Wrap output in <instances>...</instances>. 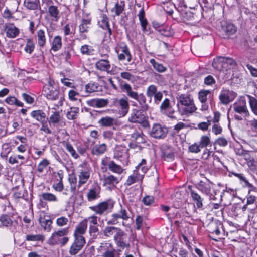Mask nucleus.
<instances>
[{
    "mask_svg": "<svg viewBox=\"0 0 257 257\" xmlns=\"http://www.w3.org/2000/svg\"><path fill=\"white\" fill-rule=\"evenodd\" d=\"M163 154L164 160L166 161H171L174 158V151L171 147L166 146L164 148L163 150Z\"/></svg>",
    "mask_w": 257,
    "mask_h": 257,
    "instance_id": "e433bc0d",
    "label": "nucleus"
},
{
    "mask_svg": "<svg viewBox=\"0 0 257 257\" xmlns=\"http://www.w3.org/2000/svg\"><path fill=\"white\" fill-rule=\"evenodd\" d=\"M256 200V197L253 195H249L247 197L246 204H245L242 207V211H245L248 209L250 212L254 214L255 213V210L257 206L254 203Z\"/></svg>",
    "mask_w": 257,
    "mask_h": 257,
    "instance_id": "6ab92c4d",
    "label": "nucleus"
},
{
    "mask_svg": "<svg viewBox=\"0 0 257 257\" xmlns=\"http://www.w3.org/2000/svg\"><path fill=\"white\" fill-rule=\"evenodd\" d=\"M101 169L103 171L107 170V167L111 172L120 175L123 171L122 167L117 164L108 157L103 158L101 162Z\"/></svg>",
    "mask_w": 257,
    "mask_h": 257,
    "instance_id": "0eeeda50",
    "label": "nucleus"
},
{
    "mask_svg": "<svg viewBox=\"0 0 257 257\" xmlns=\"http://www.w3.org/2000/svg\"><path fill=\"white\" fill-rule=\"evenodd\" d=\"M100 54L103 57V59H107L109 56V53L110 52V49L108 46H103L100 50Z\"/></svg>",
    "mask_w": 257,
    "mask_h": 257,
    "instance_id": "0e129e2a",
    "label": "nucleus"
},
{
    "mask_svg": "<svg viewBox=\"0 0 257 257\" xmlns=\"http://www.w3.org/2000/svg\"><path fill=\"white\" fill-rule=\"evenodd\" d=\"M61 120V117L58 111L53 112L50 116L49 123L50 125L54 126L56 124L58 123Z\"/></svg>",
    "mask_w": 257,
    "mask_h": 257,
    "instance_id": "a19ab883",
    "label": "nucleus"
},
{
    "mask_svg": "<svg viewBox=\"0 0 257 257\" xmlns=\"http://www.w3.org/2000/svg\"><path fill=\"white\" fill-rule=\"evenodd\" d=\"M177 106L178 111L181 115H190L195 112L197 108L195 103L178 104Z\"/></svg>",
    "mask_w": 257,
    "mask_h": 257,
    "instance_id": "dca6fc26",
    "label": "nucleus"
},
{
    "mask_svg": "<svg viewBox=\"0 0 257 257\" xmlns=\"http://www.w3.org/2000/svg\"><path fill=\"white\" fill-rule=\"evenodd\" d=\"M114 206L112 201L108 200L101 202L96 206L90 207V209L96 213L102 215L105 213L107 210H111Z\"/></svg>",
    "mask_w": 257,
    "mask_h": 257,
    "instance_id": "4468645a",
    "label": "nucleus"
},
{
    "mask_svg": "<svg viewBox=\"0 0 257 257\" xmlns=\"http://www.w3.org/2000/svg\"><path fill=\"white\" fill-rule=\"evenodd\" d=\"M212 66L215 69L219 71L226 68L223 62V57H218L215 58L212 63Z\"/></svg>",
    "mask_w": 257,
    "mask_h": 257,
    "instance_id": "58836bf2",
    "label": "nucleus"
},
{
    "mask_svg": "<svg viewBox=\"0 0 257 257\" xmlns=\"http://www.w3.org/2000/svg\"><path fill=\"white\" fill-rule=\"evenodd\" d=\"M128 120L132 123L142 124L144 127L147 128L149 127V122L147 121L145 115L141 111L136 109L132 110Z\"/></svg>",
    "mask_w": 257,
    "mask_h": 257,
    "instance_id": "6e6552de",
    "label": "nucleus"
},
{
    "mask_svg": "<svg viewBox=\"0 0 257 257\" xmlns=\"http://www.w3.org/2000/svg\"><path fill=\"white\" fill-rule=\"evenodd\" d=\"M116 119L114 117L106 116L101 117L98 121V123L102 127H111L116 124Z\"/></svg>",
    "mask_w": 257,
    "mask_h": 257,
    "instance_id": "aec40b11",
    "label": "nucleus"
},
{
    "mask_svg": "<svg viewBox=\"0 0 257 257\" xmlns=\"http://www.w3.org/2000/svg\"><path fill=\"white\" fill-rule=\"evenodd\" d=\"M44 95L49 100H55L58 98L59 91L53 80L49 78L43 87Z\"/></svg>",
    "mask_w": 257,
    "mask_h": 257,
    "instance_id": "20e7f679",
    "label": "nucleus"
},
{
    "mask_svg": "<svg viewBox=\"0 0 257 257\" xmlns=\"http://www.w3.org/2000/svg\"><path fill=\"white\" fill-rule=\"evenodd\" d=\"M210 143V138L206 135H203L201 137L199 142V146L202 148L206 147Z\"/></svg>",
    "mask_w": 257,
    "mask_h": 257,
    "instance_id": "603ef678",
    "label": "nucleus"
},
{
    "mask_svg": "<svg viewBox=\"0 0 257 257\" xmlns=\"http://www.w3.org/2000/svg\"><path fill=\"white\" fill-rule=\"evenodd\" d=\"M211 124V121L207 120L206 122H201L198 124L197 127L199 129L203 131H206L208 130L209 126Z\"/></svg>",
    "mask_w": 257,
    "mask_h": 257,
    "instance_id": "338daca9",
    "label": "nucleus"
},
{
    "mask_svg": "<svg viewBox=\"0 0 257 257\" xmlns=\"http://www.w3.org/2000/svg\"><path fill=\"white\" fill-rule=\"evenodd\" d=\"M62 46L61 38L59 36H56L52 42V50L57 51L60 49Z\"/></svg>",
    "mask_w": 257,
    "mask_h": 257,
    "instance_id": "de8ad7c7",
    "label": "nucleus"
},
{
    "mask_svg": "<svg viewBox=\"0 0 257 257\" xmlns=\"http://www.w3.org/2000/svg\"><path fill=\"white\" fill-rule=\"evenodd\" d=\"M126 237L127 234L120 229L117 234L114 235L113 239L118 247L124 249L130 247L129 242L126 239Z\"/></svg>",
    "mask_w": 257,
    "mask_h": 257,
    "instance_id": "f8f14e48",
    "label": "nucleus"
},
{
    "mask_svg": "<svg viewBox=\"0 0 257 257\" xmlns=\"http://www.w3.org/2000/svg\"><path fill=\"white\" fill-rule=\"evenodd\" d=\"M0 223L4 226L10 227L12 226L13 221L8 215H2L0 216Z\"/></svg>",
    "mask_w": 257,
    "mask_h": 257,
    "instance_id": "a18cd8bd",
    "label": "nucleus"
},
{
    "mask_svg": "<svg viewBox=\"0 0 257 257\" xmlns=\"http://www.w3.org/2000/svg\"><path fill=\"white\" fill-rule=\"evenodd\" d=\"M120 88L122 92H125L128 97L137 100L141 105L145 104L142 106L143 109L147 110L148 109V105L145 104L146 99L143 93L138 94L137 92L133 90L131 86L127 83L121 84Z\"/></svg>",
    "mask_w": 257,
    "mask_h": 257,
    "instance_id": "f03ea898",
    "label": "nucleus"
},
{
    "mask_svg": "<svg viewBox=\"0 0 257 257\" xmlns=\"http://www.w3.org/2000/svg\"><path fill=\"white\" fill-rule=\"evenodd\" d=\"M48 12L50 16L52 17L54 20L56 21H57L60 17V11L58 7L53 5L49 7L48 8Z\"/></svg>",
    "mask_w": 257,
    "mask_h": 257,
    "instance_id": "4c0bfd02",
    "label": "nucleus"
},
{
    "mask_svg": "<svg viewBox=\"0 0 257 257\" xmlns=\"http://www.w3.org/2000/svg\"><path fill=\"white\" fill-rule=\"evenodd\" d=\"M101 90V86L95 82H90L85 86V92L87 93H91Z\"/></svg>",
    "mask_w": 257,
    "mask_h": 257,
    "instance_id": "f704fd0d",
    "label": "nucleus"
},
{
    "mask_svg": "<svg viewBox=\"0 0 257 257\" xmlns=\"http://www.w3.org/2000/svg\"><path fill=\"white\" fill-rule=\"evenodd\" d=\"M75 240L70 247V253L75 255L80 250V225H78L74 233Z\"/></svg>",
    "mask_w": 257,
    "mask_h": 257,
    "instance_id": "f3484780",
    "label": "nucleus"
},
{
    "mask_svg": "<svg viewBox=\"0 0 257 257\" xmlns=\"http://www.w3.org/2000/svg\"><path fill=\"white\" fill-rule=\"evenodd\" d=\"M113 104L117 107L119 114L122 116H124L128 113L130 106L127 97H123L119 100L114 98L113 99Z\"/></svg>",
    "mask_w": 257,
    "mask_h": 257,
    "instance_id": "9b49d317",
    "label": "nucleus"
},
{
    "mask_svg": "<svg viewBox=\"0 0 257 257\" xmlns=\"http://www.w3.org/2000/svg\"><path fill=\"white\" fill-rule=\"evenodd\" d=\"M247 165L250 170H257V160H255L254 158H252L248 161Z\"/></svg>",
    "mask_w": 257,
    "mask_h": 257,
    "instance_id": "774afa93",
    "label": "nucleus"
},
{
    "mask_svg": "<svg viewBox=\"0 0 257 257\" xmlns=\"http://www.w3.org/2000/svg\"><path fill=\"white\" fill-rule=\"evenodd\" d=\"M153 27L156 29V31L159 32L163 31H169L170 27H166L163 25L160 24L159 23L156 21H153L152 22Z\"/></svg>",
    "mask_w": 257,
    "mask_h": 257,
    "instance_id": "3c124183",
    "label": "nucleus"
},
{
    "mask_svg": "<svg viewBox=\"0 0 257 257\" xmlns=\"http://www.w3.org/2000/svg\"><path fill=\"white\" fill-rule=\"evenodd\" d=\"M199 146V144L195 143L189 147V150L192 153H198L200 152L201 149L202 148L201 146Z\"/></svg>",
    "mask_w": 257,
    "mask_h": 257,
    "instance_id": "e2e57ef3",
    "label": "nucleus"
},
{
    "mask_svg": "<svg viewBox=\"0 0 257 257\" xmlns=\"http://www.w3.org/2000/svg\"><path fill=\"white\" fill-rule=\"evenodd\" d=\"M131 218L130 214L128 212L126 208L120 205L119 210L111 215V219L107 221L109 225H116L119 223V220L122 219L123 221H126Z\"/></svg>",
    "mask_w": 257,
    "mask_h": 257,
    "instance_id": "423d86ee",
    "label": "nucleus"
},
{
    "mask_svg": "<svg viewBox=\"0 0 257 257\" xmlns=\"http://www.w3.org/2000/svg\"><path fill=\"white\" fill-rule=\"evenodd\" d=\"M233 117L238 121L246 120L250 116L244 97H240L232 105Z\"/></svg>",
    "mask_w": 257,
    "mask_h": 257,
    "instance_id": "f257e3e1",
    "label": "nucleus"
},
{
    "mask_svg": "<svg viewBox=\"0 0 257 257\" xmlns=\"http://www.w3.org/2000/svg\"><path fill=\"white\" fill-rule=\"evenodd\" d=\"M248 102L252 112L257 116V99L251 95H247Z\"/></svg>",
    "mask_w": 257,
    "mask_h": 257,
    "instance_id": "ea45409f",
    "label": "nucleus"
},
{
    "mask_svg": "<svg viewBox=\"0 0 257 257\" xmlns=\"http://www.w3.org/2000/svg\"><path fill=\"white\" fill-rule=\"evenodd\" d=\"M128 149L122 145H116L114 150V158L118 159L128 158Z\"/></svg>",
    "mask_w": 257,
    "mask_h": 257,
    "instance_id": "a211bd4d",
    "label": "nucleus"
},
{
    "mask_svg": "<svg viewBox=\"0 0 257 257\" xmlns=\"http://www.w3.org/2000/svg\"><path fill=\"white\" fill-rule=\"evenodd\" d=\"M94 50L88 45H84L81 46V53L83 54L92 55L93 54Z\"/></svg>",
    "mask_w": 257,
    "mask_h": 257,
    "instance_id": "69168bd1",
    "label": "nucleus"
},
{
    "mask_svg": "<svg viewBox=\"0 0 257 257\" xmlns=\"http://www.w3.org/2000/svg\"><path fill=\"white\" fill-rule=\"evenodd\" d=\"M237 94L233 91L223 89L219 96L220 102L224 105H227L234 100L236 97Z\"/></svg>",
    "mask_w": 257,
    "mask_h": 257,
    "instance_id": "ddd939ff",
    "label": "nucleus"
},
{
    "mask_svg": "<svg viewBox=\"0 0 257 257\" xmlns=\"http://www.w3.org/2000/svg\"><path fill=\"white\" fill-rule=\"evenodd\" d=\"M42 198L47 201L56 202L57 201V197L50 193H43L41 195Z\"/></svg>",
    "mask_w": 257,
    "mask_h": 257,
    "instance_id": "864d4df0",
    "label": "nucleus"
},
{
    "mask_svg": "<svg viewBox=\"0 0 257 257\" xmlns=\"http://www.w3.org/2000/svg\"><path fill=\"white\" fill-rule=\"evenodd\" d=\"M140 21L143 31H147L146 26L148 24L146 19L145 18V12L143 9H142L138 15Z\"/></svg>",
    "mask_w": 257,
    "mask_h": 257,
    "instance_id": "37998d69",
    "label": "nucleus"
},
{
    "mask_svg": "<svg viewBox=\"0 0 257 257\" xmlns=\"http://www.w3.org/2000/svg\"><path fill=\"white\" fill-rule=\"evenodd\" d=\"M31 116L37 121L43 123L45 121L46 114L41 110H34L31 113Z\"/></svg>",
    "mask_w": 257,
    "mask_h": 257,
    "instance_id": "72a5a7b5",
    "label": "nucleus"
},
{
    "mask_svg": "<svg viewBox=\"0 0 257 257\" xmlns=\"http://www.w3.org/2000/svg\"><path fill=\"white\" fill-rule=\"evenodd\" d=\"M146 164V160L145 159H142L141 162L136 167V169L134 171L136 174L141 175L142 179L149 169Z\"/></svg>",
    "mask_w": 257,
    "mask_h": 257,
    "instance_id": "a878e982",
    "label": "nucleus"
},
{
    "mask_svg": "<svg viewBox=\"0 0 257 257\" xmlns=\"http://www.w3.org/2000/svg\"><path fill=\"white\" fill-rule=\"evenodd\" d=\"M120 229V228L114 226H106L103 231V235L106 237H111L114 234H117Z\"/></svg>",
    "mask_w": 257,
    "mask_h": 257,
    "instance_id": "c9c22d12",
    "label": "nucleus"
},
{
    "mask_svg": "<svg viewBox=\"0 0 257 257\" xmlns=\"http://www.w3.org/2000/svg\"><path fill=\"white\" fill-rule=\"evenodd\" d=\"M121 180V178L113 175L105 176L104 178V185H113L117 184Z\"/></svg>",
    "mask_w": 257,
    "mask_h": 257,
    "instance_id": "c85d7f7f",
    "label": "nucleus"
},
{
    "mask_svg": "<svg viewBox=\"0 0 257 257\" xmlns=\"http://www.w3.org/2000/svg\"><path fill=\"white\" fill-rule=\"evenodd\" d=\"M107 145L105 143L96 144L92 148V154L96 156L102 155L106 152L107 150Z\"/></svg>",
    "mask_w": 257,
    "mask_h": 257,
    "instance_id": "cd10ccee",
    "label": "nucleus"
},
{
    "mask_svg": "<svg viewBox=\"0 0 257 257\" xmlns=\"http://www.w3.org/2000/svg\"><path fill=\"white\" fill-rule=\"evenodd\" d=\"M49 162L46 159H43L38 165L37 170L39 173L43 172L44 170L49 165Z\"/></svg>",
    "mask_w": 257,
    "mask_h": 257,
    "instance_id": "6e6d98bb",
    "label": "nucleus"
},
{
    "mask_svg": "<svg viewBox=\"0 0 257 257\" xmlns=\"http://www.w3.org/2000/svg\"><path fill=\"white\" fill-rule=\"evenodd\" d=\"M121 53L118 54V59L119 61H122L126 59L128 63L132 60V57L130 53L128 47L126 45H123L120 46Z\"/></svg>",
    "mask_w": 257,
    "mask_h": 257,
    "instance_id": "4be33fe9",
    "label": "nucleus"
},
{
    "mask_svg": "<svg viewBox=\"0 0 257 257\" xmlns=\"http://www.w3.org/2000/svg\"><path fill=\"white\" fill-rule=\"evenodd\" d=\"M64 144L66 150L71 154L73 158H77L78 157V154L76 153L71 144L68 143H65Z\"/></svg>",
    "mask_w": 257,
    "mask_h": 257,
    "instance_id": "4d7b16f0",
    "label": "nucleus"
},
{
    "mask_svg": "<svg viewBox=\"0 0 257 257\" xmlns=\"http://www.w3.org/2000/svg\"><path fill=\"white\" fill-rule=\"evenodd\" d=\"M96 68L101 71L110 72L111 65L107 59H102L98 61L95 64Z\"/></svg>",
    "mask_w": 257,
    "mask_h": 257,
    "instance_id": "b1692460",
    "label": "nucleus"
},
{
    "mask_svg": "<svg viewBox=\"0 0 257 257\" xmlns=\"http://www.w3.org/2000/svg\"><path fill=\"white\" fill-rule=\"evenodd\" d=\"M210 93V91L201 90L198 93V99L201 103L206 102L207 96Z\"/></svg>",
    "mask_w": 257,
    "mask_h": 257,
    "instance_id": "09e8293b",
    "label": "nucleus"
},
{
    "mask_svg": "<svg viewBox=\"0 0 257 257\" xmlns=\"http://www.w3.org/2000/svg\"><path fill=\"white\" fill-rule=\"evenodd\" d=\"M98 250L103 251L102 257H119V254L117 253V251L113 244L109 242L101 243Z\"/></svg>",
    "mask_w": 257,
    "mask_h": 257,
    "instance_id": "1a4fd4ad",
    "label": "nucleus"
},
{
    "mask_svg": "<svg viewBox=\"0 0 257 257\" xmlns=\"http://www.w3.org/2000/svg\"><path fill=\"white\" fill-rule=\"evenodd\" d=\"M68 232V228H63L57 231L53 232L49 238L47 242L49 244L55 245L60 244L62 246L64 245L68 241L67 237H64Z\"/></svg>",
    "mask_w": 257,
    "mask_h": 257,
    "instance_id": "7ed1b4c3",
    "label": "nucleus"
},
{
    "mask_svg": "<svg viewBox=\"0 0 257 257\" xmlns=\"http://www.w3.org/2000/svg\"><path fill=\"white\" fill-rule=\"evenodd\" d=\"M4 31L5 32H19V29L17 27L11 23L5 24Z\"/></svg>",
    "mask_w": 257,
    "mask_h": 257,
    "instance_id": "5fc2aeb1",
    "label": "nucleus"
},
{
    "mask_svg": "<svg viewBox=\"0 0 257 257\" xmlns=\"http://www.w3.org/2000/svg\"><path fill=\"white\" fill-rule=\"evenodd\" d=\"M177 103H195L193 95L190 93H186L178 95L177 97Z\"/></svg>",
    "mask_w": 257,
    "mask_h": 257,
    "instance_id": "393cba45",
    "label": "nucleus"
},
{
    "mask_svg": "<svg viewBox=\"0 0 257 257\" xmlns=\"http://www.w3.org/2000/svg\"><path fill=\"white\" fill-rule=\"evenodd\" d=\"M109 103L107 99L95 98L87 101V104L91 107L96 108H103L106 106Z\"/></svg>",
    "mask_w": 257,
    "mask_h": 257,
    "instance_id": "412c9836",
    "label": "nucleus"
},
{
    "mask_svg": "<svg viewBox=\"0 0 257 257\" xmlns=\"http://www.w3.org/2000/svg\"><path fill=\"white\" fill-rule=\"evenodd\" d=\"M233 174L234 175V176L239 178L240 181H243L246 186L250 188H252L253 187V185L248 181V180L246 179V177L244 176L243 174L233 173Z\"/></svg>",
    "mask_w": 257,
    "mask_h": 257,
    "instance_id": "13d9d810",
    "label": "nucleus"
},
{
    "mask_svg": "<svg viewBox=\"0 0 257 257\" xmlns=\"http://www.w3.org/2000/svg\"><path fill=\"white\" fill-rule=\"evenodd\" d=\"M102 19L101 22V26L103 29H108L109 32H111V29H110L108 25V19L106 15L103 14L102 16Z\"/></svg>",
    "mask_w": 257,
    "mask_h": 257,
    "instance_id": "bf43d9fd",
    "label": "nucleus"
},
{
    "mask_svg": "<svg viewBox=\"0 0 257 257\" xmlns=\"http://www.w3.org/2000/svg\"><path fill=\"white\" fill-rule=\"evenodd\" d=\"M45 239V236L42 234H30L26 237V239L29 241H43Z\"/></svg>",
    "mask_w": 257,
    "mask_h": 257,
    "instance_id": "49530a36",
    "label": "nucleus"
},
{
    "mask_svg": "<svg viewBox=\"0 0 257 257\" xmlns=\"http://www.w3.org/2000/svg\"><path fill=\"white\" fill-rule=\"evenodd\" d=\"M168 132V128L166 126L159 123H155L150 131L149 134L152 137L156 139H163L166 136Z\"/></svg>",
    "mask_w": 257,
    "mask_h": 257,
    "instance_id": "9d476101",
    "label": "nucleus"
},
{
    "mask_svg": "<svg viewBox=\"0 0 257 257\" xmlns=\"http://www.w3.org/2000/svg\"><path fill=\"white\" fill-rule=\"evenodd\" d=\"M220 26L221 30L224 32H236L237 31L236 27L230 22L222 21Z\"/></svg>",
    "mask_w": 257,
    "mask_h": 257,
    "instance_id": "c756f323",
    "label": "nucleus"
},
{
    "mask_svg": "<svg viewBox=\"0 0 257 257\" xmlns=\"http://www.w3.org/2000/svg\"><path fill=\"white\" fill-rule=\"evenodd\" d=\"M39 222L45 231L49 232L51 231L52 221L50 217L40 216L39 219Z\"/></svg>",
    "mask_w": 257,
    "mask_h": 257,
    "instance_id": "bb28decb",
    "label": "nucleus"
},
{
    "mask_svg": "<svg viewBox=\"0 0 257 257\" xmlns=\"http://www.w3.org/2000/svg\"><path fill=\"white\" fill-rule=\"evenodd\" d=\"M124 4L123 2H121L120 4L116 3L114 8L115 14L119 16L121 14L124 10Z\"/></svg>",
    "mask_w": 257,
    "mask_h": 257,
    "instance_id": "052dcab7",
    "label": "nucleus"
},
{
    "mask_svg": "<svg viewBox=\"0 0 257 257\" xmlns=\"http://www.w3.org/2000/svg\"><path fill=\"white\" fill-rule=\"evenodd\" d=\"M100 189L98 186H95L93 188L89 190L87 194L88 200L91 201L99 197Z\"/></svg>",
    "mask_w": 257,
    "mask_h": 257,
    "instance_id": "7c9ffc66",
    "label": "nucleus"
},
{
    "mask_svg": "<svg viewBox=\"0 0 257 257\" xmlns=\"http://www.w3.org/2000/svg\"><path fill=\"white\" fill-rule=\"evenodd\" d=\"M212 183L208 179L206 181H200L196 185L197 189L208 196L210 200H215L216 199L215 197L216 193L214 190H212Z\"/></svg>",
    "mask_w": 257,
    "mask_h": 257,
    "instance_id": "39448f33",
    "label": "nucleus"
},
{
    "mask_svg": "<svg viewBox=\"0 0 257 257\" xmlns=\"http://www.w3.org/2000/svg\"><path fill=\"white\" fill-rule=\"evenodd\" d=\"M150 63L153 66V68L159 72H164L166 70V68L162 64L157 62L154 59H150Z\"/></svg>",
    "mask_w": 257,
    "mask_h": 257,
    "instance_id": "c03bdc74",
    "label": "nucleus"
},
{
    "mask_svg": "<svg viewBox=\"0 0 257 257\" xmlns=\"http://www.w3.org/2000/svg\"><path fill=\"white\" fill-rule=\"evenodd\" d=\"M143 179L142 178L141 175L137 174L133 171L132 175L129 176L124 183L125 186H130L135 182L141 181L142 182Z\"/></svg>",
    "mask_w": 257,
    "mask_h": 257,
    "instance_id": "473e14b6",
    "label": "nucleus"
},
{
    "mask_svg": "<svg viewBox=\"0 0 257 257\" xmlns=\"http://www.w3.org/2000/svg\"><path fill=\"white\" fill-rule=\"evenodd\" d=\"M159 91L157 90V87L155 85H151L149 86L147 88L146 95L150 98L155 97L156 95L158 94Z\"/></svg>",
    "mask_w": 257,
    "mask_h": 257,
    "instance_id": "79ce46f5",
    "label": "nucleus"
},
{
    "mask_svg": "<svg viewBox=\"0 0 257 257\" xmlns=\"http://www.w3.org/2000/svg\"><path fill=\"white\" fill-rule=\"evenodd\" d=\"M142 202L144 205L150 206L154 203V198L152 196L147 195L143 198Z\"/></svg>",
    "mask_w": 257,
    "mask_h": 257,
    "instance_id": "680f3d73",
    "label": "nucleus"
},
{
    "mask_svg": "<svg viewBox=\"0 0 257 257\" xmlns=\"http://www.w3.org/2000/svg\"><path fill=\"white\" fill-rule=\"evenodd\" d=\"M79 109L78 107H72L68 112L67 117L69 119H74L78 115Z\"/></svg>",
    "mask_w": 257,
    "mask_h": 257,
    "instance_id": "8fccbe9b",
    "label": "nucleus"
},
{
    "mask_svg": "<svg viewBox=\"0 0 257 257\" xmlns=\"http://www.w3.org/2000/svg\"><path fill=\"white\" fill-rule=\"evenodd\" d=\"M160 111L161 113L165 114L168 117L172 119L176 118V117L174 115L175 111L172 107L170 100L168 98H165L162 102L160 106Z\"/></svg>",
    "mask_w": 257,
    "mask_h": 257,
    "instance_id": "2eb2a0df",
    "label": "nucleus"
},
{
    "mask_svg": "<svg viewBox=\"0 0 257 257\" xmlns=\"http://www.w3.org/2000/svg\"><path fill=\"white\" fill-rule=\"evenodd\" d=\"M188 188L190 190V196L192 200L196 203L197 208H201L203 206V198H202L196 191L192 189L191 186H189Z\"/></svg>",
    "mask_w": 257,
    "mask_h": 257,
    "instance_id": "5701e85b",
    "label": "nucleus"
},
{
    "mask_svg": "<svg viewBox=\"0 0 257 257\" xmlns=\"http://www.w3.org/2000/svg\"><path fill=\"white\" fill-rule=\"evenodd\" d=\"M24 6L31 10H36L40 8L39 0H24Z\"/></svg>",
    "mask_w": 257,
    "mask_h": 257,
    "instance_id": "2f4dec72",
    "label": "nucleus"
}]
</instances>
